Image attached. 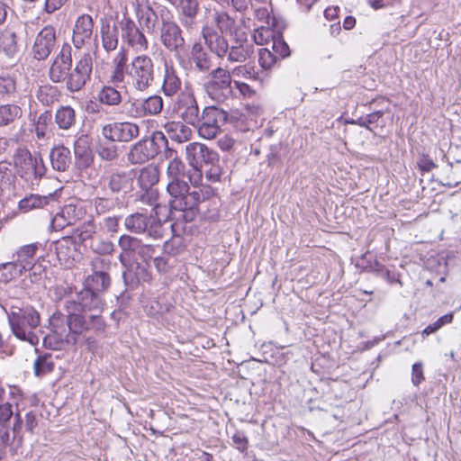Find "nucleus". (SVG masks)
Instances as JSON below:
<instances>
[{"label":"nucleus","instance_id":"nucleus-37","mask_svg":"<svg viewBox=\"0 0 461 461\" xmlns=\"http://www.w3.org/2000/svg\"><path fill=\"white\" fill-rule=\"evenodd\" d=\"M140 243L141 240L128 234H123L119 238L118 246L122 253L118 258L123 266L126 265V257L130 258L135 255Z\"/></svg>","mask_w":461,"mask_h":461},{"label":"nucleus","instance_id":"nucleus-55","mask_svg":"<svg viewBox=\"0 0 461 461\" xmlns=\"http://www.w3.org/2000/svg\"><path fill=\"white\" fill-rule=\"evenodd\" d=\"M51 356L45 354L39 356L34 362V374L36 376H43L50 373L54 368V363L50 360Z\"/></svg>","mask_w":461,"mask_h":461},{"label":"nucleus","instance_id":"nucleus-49","mask_svg":"<svg viewBox=\"0 0 461 461\" xmlns=\"http://www.w3.org/2000/svg\"><path fill=\"white\" fill-rule=\"evenodd\" d=\"M113 141L100 142L96 146V153L102 160L114 161L118 158V146Z\"/></svg>","mask_w":461,"mask_h":461},{"label":"nucleus","instance_id":"nucleus-29","mask_svg":"<svg viewBox=\"0 0 461 461\" xmlns=\"http://www.w3.org/2000/svg\"><path fill=\"white\" fill-rule=\"evenodd\" d=\"M37 156H32V153L25 148H19L14 155V165L17 174L23 178H30L33 168L34 160Z\"/></svg>","mask_w":461,"mask_h":461},{"label":"nucleus","instance_id":"nucleus-34","mask_svg":"<svg viewBox=\"0 0 461 461\" xmlns=\"http://www.w3.org/2000/svg\"><path fill=\"white\" fill-rule=\"evenodd\" d=\"M172 6L179 12L184 25L193 23L199 11L197 0H176V3Z\"/></svg>","mask_w":461,"mask_h":461},{"label":"nucleus","instance_id":"nucleus-45","mask_svg":"<svg viewBox=\"0 0 461 461\" xmlns=\"http://www.w3.org/2000/svg\"><path fill=\"white\" fill-rule=\"evenodd\" d=\"M50 202V198L48 196H41L39 194H30L23 198L19 203L18 207L20 211L23 212H27L33 209L43 208Z\"/></svg>","mask_w":461,"mask_h":461},{"label":"nucleus","instance_id":"nucleus-18","mask_svg":"<svg viewBox=\"0 0 461 461\" xmlns=\"http://www.w3.org/2000/svg\"><path fill=\"white\" fill-rule=\"evenodd\" d=\"M174 110L179 114L182 121L189 125L198 122L200 110L197 100L191 89H185L180 92L174 103Z\"/></svg>","mask_w":461,"mask_h":461},{"label":"nucleus","instance_id":"nucleus-53","mask_svg":"<svg viewBox=\"0 0 461 461\" xmlns=\"http://www.w3.org/2000/svg\"><path fill=\"white\" fill-rule=\"evenodd\" d=\"M52 113L50 111H45L41 113L35 121V133L38 139H44L49 126L52 122Z\"/></svg>","mask_w":461,"mask_h":461},{"label":"nucleus","instance_id":"nucleus-10","mask_svg":"<svg viewBox=\"0 0 461 461\" xmlns=\"http://www.w3.org/2000/svg\"><path fill=\"white\" fill-rule=\"evenodd\" d=\"M228 120V113L214 105L206 106L198 116V122L193 126L197 130L200 137L212 140L221 132V127Z\"/></svg>","mask_w":461,"mask_h":461},{"label":"nucleus","instance_id":"nucleus-1","mask_svg":"<svg viewBox=\"0 0 461 461\" xmlns=\"http://www.w3.org/2000/svg\"><path fill=\"white\" fill-rule=\"evenodd\" d=\"M104 302L100 294L84 287L75 299L65 302L68 334L67 344L76 346L79 337L88 330L96 334L105 332L107 324L100 312Z\"/></svg>","mask_w":461,"mask_h":461},{"label":"nucleus","instance_id":"nucleus-47","mask_svg":"<svg viewBox=\"0 0 461 461\" xmlns=\"http://www.w3.org/2000/svg\"><path fill=\"white\" fill-rule=\"evenodd\" d=\"M98 101L106 105L114 106L122 102V95L113 86H104L97 95Z\"/></svg>","mask_w":461,"mask_h":461},{"label":"nucleus","instance_id":"nucleus-51","mask_svg":"<svg viewBox=\"0 0 461 461\" xmlns=\"http://www.w3.org/2000/svg\"><path fill=\"white\" fill-rule=\"evenodd\" d=\"M164 106V101L160 95H154L145 100L141 104V108L145 114L157 115L161 113Z\"/></svg>","mask_w":461,"mask_h":461},{"label":"nucleus","instance_id":"nucleus-33","mask_svg":"<svg viewBox=\"0 0 461 461\" xmlns=\"http://www.w3.org/2000/svg\"><path fill=\"white\" fill-rule=\"evenodd\" d=\"M50 159L54 170L64 172L71 164V152L63 145L57 146L50 150Z\"/></svg>","mask_w":461,"mask_h":461},{"label":"nucleus","instance_id":"nucleus-15","mask_svg":"<svg viewBox=\"0 0 461 461\" xmlns=\"http://www.w3.org/2000/svg\"><path fill=\"white\" fill-rule=\"evenodd\" d=\"M121 28V38L129 47L137 51H146L149 49V41L143 31L126 14L118 20Z\"/></svg>","mask_w":461,"mask_h":461},{"label":"nucleus","instance_id":"nucleus-56","mask_svg":"<svg viewBox=\"0 0 461 461\" xmlns=\"http://www.w3.org/2000/svg\"><path fill=\"white\" fill-rule=\"evenodd\" d=\"M39 243L24 245L17 251V261L20 263H30V270L33 267L32 259L39 249Z\"/></svg>","mask_w":461,"mask_h":461},{"label":"nucleus","instance_id":"nucleus-3","mask_svg":"<svg viewBox=\"0 0 461 461\" xmlns=\"http://www.w3.org/2000/svg\"><path fill=\"white\" fill-rule=\"evenodd\" d=\"M7 321L13 335L19 340L37 346L43 331L39 329L41 314L32 305L24 304L10 306L6 311Z\"/></svg>","mask_w":461,"mask_h":461},{"label":"nucleus","instance_id":"nucleus-46","mask_svg":"<svg viewBox=\"0 0 461 461\" xmlns=\"http://www.w3.org/2000/svg\"><path fill=\"white\" fill-rule=\"evenodd\" d=\"M158 170L155 167H143L138 176V184L141 189L152 188L158 182Z\"/></svg>","mask_w":461,"mask_h":461},{"label":"nucleus","instance_id":"nucleus-60","mask_svg":"<svg viewBox=\"0 0 461 461\" xmlns=\"http://www.w3.org/2000/svg\"><path fill=\"white\" fill-rule=\"evenodd\" d=\"M258 62L264 69H270L276 62V56L267 49H261L258 54Z\"/></svg>","mask_w":461,"mask_h":461},{"label":"nucleus","instance_id":"nucleus-17","mask_svg":"<svg viewBox=\"0 0 461 461\" xmlns=\"http://www.w3.org/2000/svg\"><path fill=\"white\" fill-rule=\"evenodd\" d=\"M135 14L139 23L149 33L158 32L159 25L162 24V17L168 20L172 15L167 7L159 5L154 9L149 4L144 8L138 5Z\"/></svg>","mask_w":461,"mask_h":461},{"label":"nucleus","instance_id":"nucleus-39","mask_svg":"<svg viewBox=\"0 0 461 461\" xmlns=\"http://www.w3.org/2000/svg\"><path fill=\"white\" fill-rule=\"evenodd\" d=\"M49 328L55 336L59 337V340L65 339L67 341V335L68 334L67 315L65 316L59 311L53 312L49 319Z\"/></svg>","mask_w":461,"mask_h":461},{"label":"nucleus","instance_id":"nucleus-54","mask_svg":"<svg viewBox=\"0 0 461 461\" xmlns=\"http://www.w3.org/2000/svg\"><path fill=\"white\" fill-rule=\"evenodd\" d=\"M185 250L184 239L181 236H174L163 245L164 254L176 257Z\"/></svg>","mask_w":461,"mask_h":461},{"label":"nucleus","instance_id":"nucleus-7","mask_svg":"<svg viewBox=\"0 0 461 461\" xmlns=\"http://www.w3.org/2000/svg\"><path fill=\"white\" fill-rule=\"evenodd\" d=\"M156 68L153 59L146 55L136 56L129 64L127 77L129 83L138 91L149 88L156 79Z\"/></svg>","mask_w":461,"mask_h":461},{"label":"nucleus","instance_id":"nucleus-36","mask_svg":"<svg viewBox=\"0 0 461 461\" xmlns=\"http://www.w3.org/2000/svg\"><path fill=\"white\" fill-rule=\"evenodd\" d=\"M54 122L59 130H70L77 122L75 109L70 105L60 106L55 113Z\"/></svg>","mask_w":461,"mask_h":461},{"label":"nucleus","instance_id":"nucleus-13","mask_svg":"<svg viewBox=\"0 0 461 461\" xmlns=\"http://www.w3.org/2000/svg\"><path fill=\"white\" fill-rule=\"evenodd\" d=\"M206 185L190 187L185 179L169 180L167 191L171 199L169 205L171 209L181 208L182 204L194 203L200 194H204Z\"/></svg>","mask_w":461,"mask_h":461},{"label":"nucleus","instance_id":"nucleus-6","mask_svg":"<svg viewBox=\"0 0 461 461\" xmlns=\"http://www.w3.org/2000/svg\"><path fill=\"white\" fill-rule=\"evenodd\" d=\"M125 229L134 234L147 233L152 239L158 240L163 236V227L155 208L149 211L136 212L124 218Z\"/></svg>","mask_w":461,"mask_h":461},{"label":"nucleus","instance_id":"nucleus-30","mask_svg":"<svg viewBox=\"0 0 461 461\" xmlns=\"http://www.w3.org/2000/svg\"><path fill=\"white\" fill-rule=\"evenodd\" d=\"M164 130L168 137L177 143H184L191 140L193 131L189 124L184 121H170L164 124Z\"/></svg>","mask_w":461,"mask_h":461},{"label":"nucleus","instance_id":"nucleus-9","mask_svg":"<svg viewBox=\"0 0 461 461\" xmlns=\"http://www.w3.org/2000/svg\"><path fill=\"white\" fill-rule=\"evenodd\" d=\"M159 41L163 47L173 53L174 57L180 60L186 50L184 32L174 21L171 15L168 20L162 17V24L158 27Z\"/></svg>","mask_w":461,"mask_h":461},{"label":"nucleus","instance_id":"nucleus-19","mask_svg":"<svg viewBox=\"0 0 461 461\" xmlns=\"http://www.w3.org/2000/svg\"><path fill=\"white\" fill-rule=\"evenodd\" d=\"M73 65L72 47L64 43L55 56L49 69V77L53 83H63Z\"/></svg>","mask_w":461,"mask_h":461},{"label":"nucleus","instance_id":"nucleus-8","mask_svg":"<svg viewBox=\"0 0 461 461\" xmlns=\"http://www.w3.org/2000/svg\"><path fill=\"white\" fill-rule=\"evenodd\" d=\"M167 144V139L162 131H154L151 136L144 137L131 146L128 152L131 164H143L158 155L163 147Z\"/></svg>","mask_w":461,"mask_h":461},{"label":"nucleus","instance_id":"nucleus-63","mask_svg":"<svg viewBox=\"0 0 461 461\" xmlns=\"http://www.w3.org/2000/svg\"><path fill=\"white\" fill-rule=\"evenodd\" d=\"M139 200L144 203H147L155 208L157 211L158 206V195L157 193L152 189H141V194L139 195Z\"/></svg>","mask_w":461,"mask_h":461},{"label":"nucleus","instance_id":"nucleus-38","mask_svg":"<svg viewBox=\"0 0 461 461\" xmlns=\"http://www.w3.org/2000/svg\"><path fill=\"white\" fill-rule=\"evenodd\" d=\"M96 236V225L92 219L77 227L71 237L76 240L77 244L87 247Z\"/></svg>","mask_w":461,"mask_h":461},{"label":"nucleus","instance_id":"nucleus-64","mask_svg":"<svg viewBox=\"0 0 461 461\" xmlns=\"http://www.w3.org/2000/svg\"><path fill=\"white\" fill-rule=\"evenodd\" d=\"M153 263L159 273H167L173 267L171 259L165 256L156 257Z\"/></svg>","mask_w":461,"mask_h":461},{"label":"nucleus","instance_id":"nucleus-40","mask_svg":"<svg viewBox=\"0 0 461 461\" xmlns=\"http://www.w3.org/2000/svg\"><path fill=\"white\" fill-rule=\"evenodd\" d=\"M0 50L8 57L14 58L19 51L16 32L5 29L0 37Z\"/></svg>","mask_w":461,"mask_h":461},{"label":"nucleus","instance_id":"nucleus-58","mask_svg":"<svg viewBox=\"0 0 461 461\" xmlns=\"http://www.w3.org/2000/svg\"><path fill=\"white\" fill-rule=\"evenodd\" d=\"M273 50L282 59L290 56V49L281 35H273Z\"/></svg>","mask_w":461,"mask_h":461},{"label":"nucleus","instance_id":"nucleus-27","mask_svg":"<svg viewBox=\"0 0 461 461\" xmlns=\"http://www.w3.org/2000/svg\"><path fill=\"white\" fill-rule=\"evenodd\" d=\"M74 154L76 165L79 169L88 167L93 162V155L90 148V138L86 134H81L74 143Z\"/></svg>","mask_w":461,"mask_h":461},{"label":"nucleus","instance_id":"nucleus-28","mask_svg":"<svg viewBox=\"0 0 461 461\" xmlns=\"http://www.w3.org/2000/svg\"><path fill=\"white\" fill-rule=\"evenodd\" d=\"M182 80L173 64L165 63L161 91L167 97L177 95L181 90Z\"/></svg>","mask_w":461,"mask_h":461},{"label":"nucleus","instance_id":"nucleus-20","mask_svg":"<svg viewBox=\"0 0 461 461\" xmlns=\"http://www.w3.org/2000/svg\"><path fill=\"white\" fill-rule=\"evenodd\" d=\"M57 32L52 25L44 26L35 36L32 49L35 59L42 61L47 59L56 47Z\"/></svg>","mask_w":461,"mask_h":461},{"label":"nucleus","instance_id":"nucleus-42","mask_svg":"<svg viewBox=\"0 0 461 461\" xmlns=\"http://www.w3.org/2000/svg\"><path fill=\"white\" fill-rule=\"evenodd\" d=\"M371 271L377 276L384 279L390 285L398 284L400 286H402V283L401 281V274L396 272L394 269L387 268L384 265L378 261H375L371 266Z\"/></svg>","mask_w":461,"mask_h":461},{"label":"nucleus","instance_id":"nucleus-61","mask_svg":"<svg viewBox=\"0 0 461 461\" xmlns=\"http://www.w3.org/2000/svg\"><path fill=\"white\" fill-rule=\"evenodd\" d=\"M121 219L122 216L120 215L106 216L103 219L101 226L107 232L112 234L116 233L119 230V222Z\"/></svg>","mask_w":461,"mask_h":461},{"label":"nucleus","instance_id":"nucleus-21","mask_svg":"<svg viewBox=\"0 0 461 461\" xmlns=\"http://www.w3.org/2000/svg\"><path fill=\"white\" fill-rule=\"evenodd\" d=\"M86 209L80 204H66L51 219L50 228L55 231L62 230L66 227L77 224L84 219Z\"/></svg>","mask_w":461,"mask_h":461},{"label":"nucleus","instance_id":"nucleus-57","mask_svg":"<svg viewBox=\"0 0 461 461\" xmlns=\"http://www.w3.org/2000/svg\"><path fill=\"white\" fill-rule=\"evenodd\" d=\"M16 90L14 77L9 75L0 76V95H9Z\"/></svg>","mask_w":461,"mask_h":461},{"label":"nucleus","instance_id":"nucleus-4","mask_svg":"<svg viewBox=\"0 0 461 461\" xmlns=\"http://www.w3.org/2000/svg\"><path fill=\"white\" fill-rule=\"evenodd\" d=\"M185 159L194 170L200 173L204 170L209 181H220L222 169L220 166L219 154L215 150L203 143L192 142L185 146Z\"/></svg>","mask_w":461,"mask_h":461},{"label":"nucleus","instance_id":"nucleus-32","mask_svg":"<svg viewBox=\"0 0 461 461\" xmlns=\"http://www.w3.org/2000/svg\"><path fill=\"white\" fill-rule=\"evenodd\" d=\"M77 241L71 236H66L57 240L55 249L58 259L61 264L70 265L74 261Z\"/></svg>","mask_w":461,"mask_h":461},{"label":"nucleus","instance_id":"nucleus-62","mask_svg":"<svg viewBox=\"0 0 461 461\" xmlns=\"http://www.w3.org/2000/svg\"><path fill=\"white\" fill-rule=\"evenodd\" d=\"M417 167L421 173L429 172L433 168H436L437 164L430 158L429 154L420 153L417 161Z\"/></svg>","mask_w":461,"mask_h":461},{"label":"nucleus","instance_id":"nucleus-41","mask_svg":"<svg viewBox=\"0 0 461 461\" xmlns=\"http://www.w3.org/2000/svg\"><path fill=\"white\" fill-rule=\"evenodd\" d=\"M60 92L57 86L44 85L39 86L36 92V98L45 106H51L59 101Z\"/></svg>","mask_w":461,"mask_h":461},{"label":"nucleus","instance_id":"nucleus-11","mask_svg":"<svg viewBox=\"0 0 461 461\" xmlns=\"http://www.w3.org/2000/svg\"><path fill=\"white\" fill-rule=\"evenodd\" d=\"M230 73L222 68H217L209 72L203 84V88L210 98L223 103L233 95Z\"/></svg>","mask_w":461,"mask_h":461},{"label":"nucleus","instance_id":"nucleus-5","mask_svg":"<svg viewBox=\"0 0 461 461\" xmlns=\"http://www.w3.org/2000/svg\"><path fill=\"white\" fill-rule=\"evenodd\" d=\"M23 420L19 411L14 412L9 402L0 403V442L4 447L15 445L22 446L23 435L22 433Z\"/></svg>","mask_w":461,"mask_h":461},{"label":"nucleus","instance_id":"nucleus-50","mask_svg":"<svg viewBox=\"0 0 461 461\" xmlns=\"http://www.w3.org/2000/svg\"><path fill=\"white\" fill-rule=\"evenodd\" d=\"M15 179V175L6 161L0 162V198L6 189H10Z\"/></svg>","mask_w":461,"mask_h":461},{"label":"nucleus","instance_id":"nucleus-25","mask_svg":"<svg viewBox=\"0 0 461 461\" xmlns=\"http://www.w3.org/2000/svg\"><path fill=\"white\" fill-rule=\"evenodd\" d=\"M136 172L130 171H115L106 177L107 186L112 193H128L132 190Z\"/></svg>","mask_w":461,"mask_h":461},{"label":"nucleus","instance_id":"nucleus-59","mask_svg":"<svg viewBox=\"0 0 461 461\" xmlns=\"http://www.w3.org/2000/svg\"><path fill=\"white\" fill-rule=\"evenodd\" d=\"M115 62V77H122L123 74L127 76V68H129V64H127V55L125 53V50L123 48L122 50L117 54L116 58L114 59Z\"/></svg>","mask_w":461,"mask_h":461},{"label":"nucleus","instance_id":"nucleus-12","mask_svg":"<svg viewBox=\"0 0 461 461\" xmlns=\"http://www.w3.org/2000/svg\"><path fill=\"white\" fill-rule=\"evenodd\" d=\"M92 274L87 276L83 285L86 289L101 295L106 292L112 284L108 269L110 261L101 257H95L91 260Z\"/></svg>","mask_w":461,"mask_h":461},{"label":"nucleus","instance_id":"nucleus-26","mask_svg":"<svg viewBox=\"0 0 461 461\" xmlns=\"http://www.w3.org/2000/svg\"><path fill=\"white\" fill-rule=\"evenodd\" d=\"M212 22L214 24V28L217 30V32H221L222 34H230L232 39L236 38V35L242 34L248 39V33L244 31L240 30L239 25L236 23V20L226 12H215L212 15Z\"/></svg>","mask_w":461,"mask_h":461},{"label":"nucleus","instance_id":"nucleus-23","mask_svg":"<svg viewBox=\"0 0 461 461\" xmlns=\"http://www.w3.org/2000/svg\"><path fill=\"white\" fill-rule=\"evenodd\" d=\"M94 20L91 15L84 14L76 20L72 41L75 48H83L90 40L93 34Z\"/></svg>","mask_w":461,"mask_h":461},{"label":"nucleus","instance_id":"nucleus-22","mask_svg":"<svg viewBox=\"0 0 461 461\" xmlns=\"http://www.w3.org/2000/svg\"><path fill=\"white\" fill-rule=\"evenodd\" d=\"M118 18L113 21L112 18L101 20L100 36L102 47L106 52H112L118 48L119 32L121 28L118 25Z\"/></svg>","mask_w":461,"mask_h":461},{"label":"nucleus","instance_id":"nucleus-48","mask_svg":"<svg viewBox=\"0 0 461 461\" xmlns=\"http://www.w3.org/2000/svg\"><path fill=\"white\" fill-rule=\"evenodd\" d=\"M97 257L110 255L114 250V244L108 239L96 236L87 246Z\"/></svg>","mask_w":461,"mask_h":461},{"label":"nucleus","instance_id":"nucleus-44","mask_svg":"<svg viewBox=\"0 0 461 461\" xmlns=\"http://www.w3.org/2000/svg\"><path fill=\"white\" fill-rule=\"evenodd\" d=\"M97 215H105L122 204L118 197H95L92 201Z\"/></svg>","mask_w":461,"mask_h":461},{"label":"nucleus","instance_id":"nucleus-35","mask_svg":"<svg viewBox=\"0 0 461 461\" xmlns=\"http://www.w3.org/2000/svg\"><path fill=\"white\" fill-rule=\"evenodd\" d=\"M30 270V263L7 262L0 265V282L8 283Z\"/></svg>","mask_w":461,"mask_h":461},{"label":"nucleus","instance_id":"nucleus-2","mask_svg":"<svg viewBox=\"0 0 461 461\" xmlns=\"http://www.w3.org/2000/svg\"><path fill=\"white\" fill-rule=\"evenodd\" d=\"M202 38L210 52L219 59L227 58L230 63H243L249 59L254 52L255 47L242 34L236 35V38L230 40V43L221 32L213 26H203L202 28Z\"/></svg>","mask_w":461,"mask_h":461},{"label":"nucleus","instance_id":"nucleus-16","mask_svg":"<svg viewBox=\"0 0 461 461\" xmlns=\"http://www.w3.org/2000/svg\"><path fill=\"white\" fill-rule=\"evenodd\" d=\"M105 140L127 143L140 134V126L131 122H113L104 124L101 129Z\"/></svg>","mask_w":461,"mask_h":461},{"label":"nucleus","instance_id":"nucleus-31","mask_svg":"<svg viewBox=\"0 0 461 461\" xmlns=\"http://www.w3.org/2000/svg\"><path fill=\"white\" fill-rule=\"evenodd\" d=\"M214 195V190L211 186H205L204 194H200L192 203L182 204L181 208H173V210L183 212L182 218L185 222H192L199 213V204L209 200Z\"/></svg>","mask_w":461,"mask_h":461},{"label":"nucleus","instance_id":"nucleus-24","mask_svg":"<svg viewBox=\"0 0 461 461\" xmlns=\"http://www.w3.org/2000/svg\"><path fill=\"white\" fill-rule=\"evenodd\" d=\"M188 59L194 69L200 73H208L212 67V56L201 42L192 45Z\"/></svg>","mask_w":461,"mask_h":461},{"label":"nucleus","instance_id":"nucleus-14","mask_svg":"<svg viewBox=\"0 0 461 461\" xmlns=\"http://www.w3.org/2000/svg\"><path fill=\"white\" fill-rule=\"evenodd\" d=\"M93 71V59L90 53H85L77 62L75 68L68 71L66 88L69 93H76L84 88L90 80Z\"/></svg>","mask_w":461,"mask_h":461},{"label":"nucleus","instance_id":"nucleus-52","mask_svg":"<svg viewBox=\"0 0 461 461\" xmlns=\"http://www.w3.org/2000/svg\"><path fill=\"white\" fill-rule=\"evenodd\" d=\"M185 165L179 158H173L167 167V176L169 180L184 179Z\"/></svg>","mask_w":461,"mask_h":461},{"label":"nucleus","instance_id":"nucleus-43","mask_svg":"<svg viewBox=\"0 0 461 461\" xmlns=\"http://www.w3.org/2000/svg\"><path fill=\"white\" fill-rule=\"evenodd\" d=\"M23 110L19 105L14 104L0 105V127L7 126L15 120L21 118Z\"/></svg>","mask_w":461,"mask_h":461}]
</instances>
